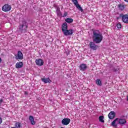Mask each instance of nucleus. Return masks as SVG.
Segmentation results:
<instances>
[{
	"label": "nucleus",
	"mask_w": 128,
	"mask_h": 128,
	"mask_svg": "<svg viewBox=\"0 0 128 128\" xmlns=\"http://www.w3.org/2000/svg\"><path fill=\"white\" fill-rule=\"evenodd\" d=\"M72 2H74V4L76 6V8L78 10H80V12H84V10H82V8L80 6V5L78 4V0H72Z\"/></svg>",
	"instance_id": "nucleus-4"
},
{
	"label": "nucleus",
	"mask_w": 128,
	"mask_h": 128,
	"mask_svg": "<svg viewBox=\"0 0 128 128\" xmlns=\"http://www.w3.org/2000/svg\"><path fill=\"white\" fill-rule=\"evenodd\" d=\"M126 2H128V0H124Z\"/></svg>",
	"instance_id": "nucleus-31"
},
{
	"label": "nucleus",
	"mask_w": 128,
	"mask_h": 128,
	"mask_svg": "<svg viewBox=\"0 0 128 128\" xmlns=\"http://www.w3.org/2000/svg\"><path fill=\"white\" fill-rule=\"evenodd\" d=\"M90 48L91 50H96L98 48V46L94 42H90L89 44Z\"/></svg>",
	"instance_id": "nucleus-5"
},
{
	"label": "nucleus",
	"mask_w": 128,
	"mask_h": 128,
	"mask_svg": "<svg viewBox=\"0 0 128 128\" xmlns=\"http://www.w3.org/2000/svg\"><path fill=\"white\" fill-rule=\"evenodd\" d=\"M64 34L68 36H72L74 34V30L70 29L66 30L64 32H63Z\"/></svg>",
	"instance_id": "nucleus-8"
},
{
	"label": "nucleus",
	"mask_w": 128,
	"mask_h": 128,
	"mask_svg": "<svg viewBox=\"0 0 128 128\" xmlns=\"http://www.w3.org/2000/svg\"><path fill=\"white\" fill-rule=\"evenodd\" d=\"M68 30V24L66 22H64L62 24V32Z\"/></svg>",
	"instance_id": "nucleus-14"
},
{
	"label": "nucleus",
	"mask_w": 128,
	"mask_h": 128,
	"mask_svg": "<svg viewBox=\"0 0 128 128\" xmlns=\"http://www.w3.org/2000/svg\"><path fill=\"white\" fill-rule=\"evenodd\" d=\"M28 22L25 20H23L22 21V23L19 26V32L21 34H24L28 32Z\"/></svg>",
	"instance_id": "nucleus-2"
},
{
	"label": "nucleus",
	"mask_w": 128,
	"mask_h": 128,
	"mask_svg": "<svg viewBox=\"0 0 128 128\" xmlns=\"http://www.w3.org/2000/svg\"><path fill=\"white\" fill-rule=\"evenodd\" d=\"M2 118L0 117V124H2Z\"/></svg>",
	"instance_id": "nucleus-29"
},
{
	"label": "nucleus",
	"mask_w": 128,
	"mask_h": 128,
	"mask_svg": "<svg viewBox=\"0 0 128 128\" xmlns=\"http://www.w3.org/2000/svg\"><path fill=\"white\" fill-rule=\"evenodd\" d=\"M122 22H124V24H128V14H122Z\"/></svg>",
	"instance_id": "nucleus-10"
},
{
	"label": "nucleus",
	"mask_w": 128,
	"mask_h": 128,
	"mask_svg": "<svg viewBox=\"0 0 128 128\" xmlns=\"http://www.w3.org/2000/svg\"><path fill=\"white\" fill-rule=\"evenodd\" d=\"M127 100H128V96H127Z\"/></svg>",
	"instance_id": "nucleus-33"
},
{
	"label": "nucleus",
	"mask_w": 128,
	"mask_h": 128,
	"mask_svg": "<svg viewBox=\"0 0 128 128\" xmlns=\"http://www.w3.org/2000/svg\"><path fill=\"white\" fill-rule=\"evenodd\" d=\"M118 122V123L120 124V126H124L126 124V120L124 118H116L113 122H112L111 125L114 128H116L118 126V124H116V122Z\"/></svg>",
	"instance_id": "nucleus-3"
},
{
	"label": "nucleus",
	"mask_w": 128,
	"mask_h": 128,
	"mask_svg": "<svg viewBox=\"0 0 128 128\" xmlns=\"http://www.w3.org/2000/svg\"><path fill=\"white\" fill-rule=\"evenodd\" d=\"M79 68L80 70L84 72V70H86V68H88V66H86V64H82L79 66Z\"/></svg>",
	"instance_id": "nucleus-11"
},
{
	"label": "nucleus",
	"mask_w": 128,
	"mask_h": 128,
	"mask_svg": "<svg viewBox=\"0 0 128 128\" xmlns=\"http://www.w3.org/2000/svg\"><path fill=\"white\" fill-rule=\"evenodd\" d=\"M64 54H66V56H68V54H70V51L68 50V51H66V52H64Z\"/></svg>",
	"instance_id": "nucleus-28"
},
{
	"label": "nucleus",
	"mask_w": 128,
	"mask_h": 128,
	"mask_svg": "<svg viewBox=\"0 0 128 128\" xmlns=\"http://www.w3.org/2000/svg\"><path fill=\"white\" fill-rule=\"evenodd\" d=\"M35 62L36 66H44V60L42 59L38 58L36 60Z\"/></svg>",
	"instance_id": "nucleus-9"
},
{
	"label": "nucleus",
	"mask_w": 128,
	"mask_h": 128,
	"mask_svg": "<svg viewBox=\"0 0 128 128\" xmlns=\"http://www.w3.org/2000/svg\"><path fill=\"white\" fill-rule=\"evenodd\" d=\"M0 62H2V58L0 57Z\"/></svg>",
	"instance_id": "nucleus-32"
},
{
	"label": "nucleus",
	"mask_w": 128,
	"mask_h": 128,
	"mask_svg": "<svg viewBox=\"0 0 128 128\" xmlns=\"http://www.w3.org/2000/svg\"><path fill=\"white\" fill-rule=\"evenodd\" d=\"M56 12L58 16H62V12H60V7H56Z\"/></svg>",
	"instance_id": "nucleus-18"
},
{
	"label": "nucleus",
	"mask_w": 128,
	"mask_h": 128,
	"mask_svg": "<svg viewBox=\"0 0 128 128\" xmlns=\"http://www.w3.org/2000/svg\"><path fill=\"white\" fill-rule=\"evenodd\" d=\"M15 128L14 127H12V128Z\"/></svg>",
	"instance_id": "nucleus-34"
},
{
	"label": "nucleus",
	"mask_w": 128,
	"mask_h": 128,
	"mask_svg": "<svg viewBox=\"0 0 128 128\" xmlns=\"http://www.w3.org/2000/svg\"><path fill=\"white\" fill-rule=\"evenodd\" d=\"M116 26H117L118 28H122V24H116Z\"/></svg>",
	"instance_id": "nucleus-26"
},
{
	"label": "nucleus",
	"mask_w": 128,
	"mask_h": 128,
	"mask_svg": "<svg viewBox=\"0 0 128 128\" xmlns=\"http://www.w3.org/2000/svg\"><path fill=\"white\" fill-rule=\"evenodd\" d=\"M92 38L94 44H100L102 41L104 36H102V34L100 33L99 30H92Z\"/></svg>",
	"instance_id": "nucleus-1"
},
{
	"label": "nucleus",
	"mask_w": 128,
	"mask_h": 128,
	"mask_svg": "<svg viewBox=\"0 0 128 128\" xmlns=\"http://www.w3.org/2000/svg\"><path fill=\"white\" fill-rule=\"evenodd\" d=\"M104 116H99V122H104Z\"/></svg>",
	"instance_id": "nucleus-23"
},
{
	"label": "nucleus",
	"mask_w": 128,
	"mask_h": 128,
	"mask_svg": "<svg viewBox=\"0 0 128 128\" xmlns=\"http://www.w3.org/2000/svg\"><path fill=\"white\" fill-rule=\"evenodd\" d=\"M108 116L110 120H114L116 117V112L114 111L110 112L108 114Z\"/></svg>",
	"instance_id": "nucleus-13"
},
{
	"label": "nucleus",
	"mask_w": 128,
	"mask_h": 128,
	"mask_svg": "<svg viewBox=\"0 0 128 128\" xmlns=\"http://www.w3.org/2000/svg\"><path fill=\"white\" fill-rule=\"evenodd\" d=\"M112 70L114 72H118V74H120V68H114L112 69Z\"/></svg>",
	"instance_id": "nucleus-22"
},
{
	"label": "nucleus",
	"mask_w": 128,
	"mask_h": 128,
	"mask_svg": "<svg viewBox=\"0 0 128 128\" xmlns=\"http://www.w3.org/2000/svg\"><path fill=\"white\" fill-rule=\"evenodd\" d=\"M65 22L68 24H72L74 22V20L72 18H67L65 20Z\"/></svg>",
	"instance_id": "nucleus-19"
},
{
	"label": "nucleus",
	"mask_w": 128,
	"mask_h": 128,
	"mask_svg": "<svg viewBox=\"0 0 128 128\" xmlns=\"http://www.w3.org/2000/svg\"><path fill=\"white\" fill-rule=\"evenodd\" d=\"M16 128H22V126H20V123L17 122L16 124Z\"/></svg>",
	"instance_id": "nucleus-24"
},
{
	"label": "nucleus",
	"mask_w": 128,
	"mask_h": 128,
	"mask_svg": "<svg viewBox=\"0 0 128 128\" xmlns=\"http://www.w3.org/2000/svg\"><path fill=\"white\" fill-rule=\"evenodd\" d=\"M29 120L31 122V124H32V125L36 124V122L34 121V116H29Z\"/></svg>",
	"instance_id": "nucleus-16"
},
{
	"label": "nucleus",
	"mask_w": 128,
	"mask_h": 128,
	"mask_svg": "<svg viewBox=\"0 0 128 128\" xmlns=\"http://www.w3.org/2000/svg\"><path fill=\"white\" fill-rule=\"evenodd\" d=\"M12 6L8 4H4L2 8L3 12H10Z\"/></svg>",
	"instance_id": "nucleus-6"
},
{
	"label": "nucleus",
	"mask_w": 128,
	"mask_h": 128,
	"mask_svg": "<svg viewBox=\"0 0 128 128\" xmlns=\"http://www.w3.org/2000/svg\"><path fill=\"white\" fill-rule=\"evenodd\" d=\"M17 56H18L16 58V60H24V54H22V51H18Z\"/></svg>",
	"instance_id": "nucleus-12"
},
{
	"label": "nucleus",
	"mask_w": 128,
	"mask_h": 128,
	"mask_svg": "<svg viewBox=\"0 0 128 128\" xmlns=\"http://www.w3.org/2000/svg\"><path fill=\"white\" fill-rule=\"evenodd\" d=\"M118 8L120 10H124V5L119 4L118 5Z\"/></svg>",
	"instance_id": "nucleus-20"
},
{
	"label": "nucleus",
	"mask_w": 128,
	"mask_h": 128,
	"mask_svg": "<svg viewBox=\"0 0 128 128\" xmlns=\"http://www.w3.org/2000/svg\"><path fill=\"white\" fill-rule=\"evenodd\" d=\"M42 82H44V84H48L52 82V80H50V78H43L42 79Z\"/></svg>",
	"instance_id": "nucleus-17"
},
{
	"label": "nucleus",
	"mask_w": 128,
	"mask_h": 128,
	"mask_svg": "<svg viewBox=\"0 0 128 128\" xmlns=\"http://www.w3.org/2000/svg\"><path fill=\"white\" fill-rule=\"evenodd\" d=\"M96 82L98 86H102V81H100V79H97L96 80Z\"/></svg>",
	"instance_id": "nucleus-21"
},
{
	"label": "nucleus",
	"mask_w": 128,
	"mask_h": 128,
	"mask_svg": "<svg viewBox=\"0 0 128 128\" xmlns=\"http://www.w3.org/2000/svg\"><path fill=\"white\" fill-rule=\"evenodd\" d=\"M22 66H24V63L22 62H18L16 64V68H21Z\"/></svg>",
	"instance_id": "nucleus-15"
},
{
	"label": "nucleus",
	"mask_w": 128,
	"mask_h": 128,
	"mask_svg": "<svg viewBox=\"0 0 128 128\" xmlns=\"http://www.w3.org/2000/svg\"><path fill=\"white\" fill-rule=\"evenodd\" d=\"M70 122V119L68 118H64L62 121V124L64 126H68Z\"/></svg>",
	"instance_id": "nucleus-7"
},
{
	"label": "nucleus",
	"mask_w": 128,
	"mask_h": 128,
	"mask_svg": "<svg viewBox=\"0 0 128 128\" xmlns=\"http://www.w3.org/2000/svg\"><path fill=\"white\" fill-rule=\"evenodd\" d=\"M2 102H3L2 99L0 100V104H2Z\"/></svg>",
	"instance_id": "nucleus-30"
},
{
	"label": "nucleus",
	"mask_w": 128,
	"mask_h": 128,
	"mask_svg": "<svg viewBox=\"0 0 128 128\" xmlns=\"http://www.w3.org/2000/svg\"><path fill=\"white\" fill-rule=\"evenodd\" d=\"M122 14H120L119 16L116 18V20H120V18H122Z\"/></svg>",
	"instance_id": "nucleus-25"
},
{
	"label": "nucleus",
	"mask_w": 128,
	"mask_h": 128,
	"mask_svg": "<svg viewBox=\"0 0 128 128\" xmlns=\"http://www.w3.org/2000/svg\"><path fill=\"white\" fill-rule=\"evenodd\" d=\"M68 16V12H64L62 16V18H66Z\"/></svg>",
	"instance_id": "nucleus-27"
}]
</instances>
